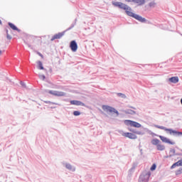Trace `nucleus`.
<instances>
[{
	"label": "nucleus",
	"mask_w": 182,
	"mask_h": 182,
	"mask_svg": "<svg viewBox=\"0 0 182 182\" xmlns=\"http://www.w3.org/2000/svg\"><path fill=\"white\" fill-rule=\"evenodd\" d=\"M112 5H114V6H117V8H119V9H123L124 11H125L128 16H131V18H134V19H136V21H139V22L144 23L147 21L145 18H143L141 16L132 12V7L129 6L127 4L124 3H122L120 1H114L112 3Z\"/></svg>",
	"instance_id": "1"
},
{
	"label": "nucleus",
	"mask_w": 182,
	"mask_h": 182,
	"mask_svg": "<svg viewBox=\"0 0 182 182\" xmlns=\"http://www.w3.org/2000/svg\"><path fill=\"white\" fill-rule=\"evenodd\" d=\"M77 21V19H75V21L70 25V26L67 28L65 31L61 32V33H58L57 34H55L50 39L51 42H53V41H55V39H60L63 36H65V33H66V32H68V31H70V29H73V28H75V26H76V22Z\"/></svg>",
	"instance_id": "2"
},
{
	"label": "nucleus",
	"mask_w": 182,
	"mask_h": 182,
	"mask_svg": "<svg viewBox=\"0 0 182 182\" xmlns=\"http://www.w3.org/2000/svg\"><path fill=\"white\" fill-rule=\"evenodd\" d=\"M154 127H156V129H160L161 130H165V132H168L169 134H173V136H176V137H180L182 136V132H178L173 129H168L166 127L159 125H154Z\"/></svg>",
	"instance_id": "3"
},
{
	"label": "nucleus",
	"mask_w": 182,
	"mask_h": 182,
	"mask_svg": "<svg viewBox=\"0 0 182 182\" xmlns=\"http://www.w3.org/2000/svg\"><path fill=\"white\" fill-rule=\"evenodd\" d=\"M151 176V173L150 171H144L143 172L139 178V182H149L150 176Z\"/></svg>",
	"instance_id": "4"
},
{
	"label": "nucleus",
	"mask_w": 182,
	"mask_h": 182,
	"mask_svg": "<svg viewBox=\"0 0 182 182\" xmlns=\"http://www.w3.org/2000/svg\"><path fill=\"white\" fill-rule=\"evenodd\" d=\"M102 110L104 112H109V113H116L117 116H119V113L114 107L109 105H102Z\"/></svg>",
	"instance_id": "5"
},
{
	"label": "nucleus",
	"mask_w": 182,
	"mask_h": 182,
	"mask_svg": "<svg viewBox=\"0 0 182 182\" xmlns=\"http://www.w3.org/2000/svg\"><path fill=\"white\" fill-rule=\"evenodd\" d=\"M124 124L127 126H131V127H136L137 129L141 127V124L140 123L132 120H125Z\"/></svg>",
	"instance_id": "6"
},
{
	"label": "nucleus",
	"mask_w": 182,
	"mask_h": 182,
	"mask_svg": "<svg viewBox=\"0 0 182 182\" xmlns=\"http://www.w3.org/2000/svg\"><path fill=\"white\" fill-rule=\"evenodd\" d=\"M48 93L49 95H53V96H57L58 97L66 96V92H63L62 91L48 90Z\"/></svg>",
	"instance_id": "7"
},
{
	"label": "nucleus",
	"mask_w": 182,
	"mask_h": 182,
	"mask_svg": "<svg viewBox=\"0 0 182 182\" xmlns=\"http://www.w3.org/2000/svg\"><path fill=\"white\" fill-rule=\"evenodd\" d=\"M126 2H132L136 6H143V5L146 4V0H125Z\"/></svg>",
	"instance_id": "8"
},
{
	"label": "nucleus",
	"mask_w": 182,
	"mask_h": 182,
	"mask_svg": "<svg viewBox=\"0 0 182 182\" xmlns=\"http://www.w3.org/2000/svg\"><path fill=\"white\" fill-rule=\"evenodd\" d=\"M122 136L128 137V139H131L132 140H136V139H137V135L130 132H123Z\"/></svg>",
	"instance_id": "9"
},
{
	"label": "nucleus",
	"mask_w": 182,
	"mask_h": 182,
	"mask_svg": "<svg viewBox=\"0 0 182 182\" xmlns=\"http://www.w3.org/2000/svg\"><path fill=\"white\" fill-rule=\"evenodd\" d=\"M64 167L67 168V170H69V171H72L73 173H75L76 171V167L72 166V164L69 163H64L63 164Z\"/></svg>",
	"instance_id": "10"
},
{
	"label": "nucleus",
	"mask_w": 182,
	"mask_h": 182,
	"mask_svg": "<svg viewBox=\"0 0 182 182\" xmlns=\"http://www.w3.org/2000/svg\"><path fill=\"white\" fill-rule=\"evenodd\" d=\"M159 138L161 139V141H163V143H167L168 144H172V146H173V144H176V142H173V141H170V139H168L166 136H163L160 135Z\"/></svg>",
	"instance_id": "11"
},
{
	"label": "nucleus",
	"mask_w": 182,
	"mask_h": 182,
	"mask_svg": "<svg viewBox=\"0 0 182 182\" xmlns=\"http://www.w3.org/2000/svg\"><path fill=\"white\" fill-rule=\"evenodd\" d=\"M70 105H73L74 106H86V105L83 102H82V101H79V100H71L70 101Z\"/></svg>",
	"instance_id": "12"
},
{
	"label": "nucleus",
	"mask_w": 182,
	"mask_h": 182,
	"mask_svg": "<svg viewBox=\"0 0 182 182\" xmlns=\"http://www.w3.org/2000/svg\"><path fill=\"white\" fill-rule=\"evenodd\" d=\"M70 48L73 52H76L77 50V43L75 41L70 42Z\"/></svg>",
	"instance_id": "13"
},
{
	"label": "nucleus",
	"mask_w": 182,
	"mask_h": 182,
	"mask_svg": "<svg viewBox=\"0 0 182 182\" xmlns=\"http://www.w3.org/2000/svg\"><path fill=\"white\" fill-rule=\"evenodd\" d=\"M182 166V159L178 161L177 162L174 163L171 166V168H176V167Z\"/></svg>",
	"instance_id": "14"
},
{
	"label": "nucleus",
	"mask_w": 182,
	"mask_h": 182,
	"mask_svg": "<svg viewBox=\"0 0 182 182\" xmlns=\"http://www.w3.org/2000/svg\"><path fill=\"white\" fill-rule=\"evenodd\" d=\"M8 25L11 29H13V31H17V32H21V30H19V28H18V27H16V26H15L14 23L9 22L8 23Z\"/></svg>",
	"instance_id": "15"
},
{
	"label": "nucleus",
	"mask_w": 182,
	"mask_h": 182,
	"mask_svg": "<svg viewBox=\"0 0 182 182\" xmlns=\"http://www.w3.org/2000/svg\"><path fill=\"white\" fill-rule=\"evenodd\" d=\"M171 83H178V77H172L168 79Z\"/></svg>",
	"instance_id": "16"
},
{
	"label": "nucleus",
	"mask_w": 182,
	"mask_h": 182,
	"mask_svg": "<svg viewBox=\"0 0 182 182\" xmlns=\"http://www.w3.org/2000/svg\"><path fill=\"white\" fill-rule=\"evenodd\" d=\"M156 149L159 151H163L166 150V146L161 144H159V145L156 146Z\"/></svg>",
	"instance_id": "17"
},
{
	"label": "nucleus",
	"mask_w": 182,
	"mask_h": 182,
	"mask_svg": "<svg viewBox=\"0 0 182 182\" xmlns=\"http://www.w3.org/2000/svg\"><path fill=\"white\" fill-rule=\"evenodd\" d=\"M124 113L126 114H132V115H134L136 114V111L133 110V109H126L124 111Z\"/></svg>",
	"instance_id": "18"
},
{
	"label": "nucleus",
	"mask_w": 182,
	"mask_h": 182,
	"mask_svg": "<svg viewBox=\"0 0 182 182\" xmlns=\"http://www.w3.org/2000/svg\"><path fill=\"white\" fill-rule=\"evenodd\" d=\"M151 143L154 146H157L159 144V143H160V140L158 139H154L151 140Z\"/></svg>",
	"instance_id": "19"
},
{
	"label": "nucleus",
	"mask_w": 182,
	"mask_h": 182,
	"mask_svg": "<svg viewBox=\"0 0 182 182\" xmlns=\"http://www.w3.org/2000/svg\"><path fill=\"white\" fill-rule=\"evenodd\" d=\"M173 156H176V149H170V150H169V157H173Z\"/></svg>",
	"instance_id": "20"
},
{
	"label": "nucleus",
	"mask_w": 182,
	"mask_h": 182,
	"mask_svg": "<svg viewBox=\"0 0 182 182\" xmlns=\"http://www.w3.org/2000/svg\"><path fill=\"white\" fill-rule=\"evenodd\" d=\"M38 69H40V70H45V68H43V64L41 63V61H38Z\"/></svg>",
	"instance_id": "21"
},
{
	"label": "nucleus",
	"mask_w": 182,
	"mask_h": 182,
	"mask_svg": "<svg viewBox=\"0 0 182 182\" xmlns=\"http://www.w3.org/2000/svg\"><path fill=\"white\" fill-rule=\"evenodd\" d=\"M117 96H118V97H121L122 99H126L127 97V96H126V95H124L122 92H117Z\"/></svg>",
	"instance_id": "22"
},
{
	"label": "nucleus",
	"mask_w": 182,
	"mask_h": 182,
	"mask_svg": "<svg viewBox=\"0 0 182 182\" xmlns=\"http://www.w3.org/2000/svg\"><path fill=\"white\" fill-rule=\"evenodd\" d=\"M149 6L150 8H154V6H156V2H154V1L150 2V3L149 4Z\"/></svg>",
	"instance_id": "23"
},
{
	"label": "nucleus",
	"mask_w": 182,
	"mask_h": 182,
	"mask_svg": "<svg viewBox=\"0 0 182 182\" xmlns=\"http://www.w3.org/2000/svg\"><path fill=\"white\" fill-rule=\"evenodd\" d=\"M176 176H180V174H182V168H180L178 170L176 171Z\"/></svg>",
	"instance_id": "24"
},
{
	"label": "nucleus",
	"mask_w": 182,
	"mask_h": 182,
	"mask_svg": "<svg viewBox=\"0 0 182 182\" xmlns=\"http://www.w3.org/2000/svg\"><path fill=\"white\" fill-rule=\"evenodd\" d=\"M135 134H139L141 136H143V134H144V132H141V131H136L134 132Z\"/></svg>",
	"instance_id": "25"
},
{
	"label": "nucleus",
	"mask_w": 182,
	"mask_h": 182,
	"mask_svg": "<svg viewBox=\"0 0 182 182\" xmlns=\"http://www.w3.org/2000/svg\"><path fill=\"white\" fill-rule=\"evenodd\" d=\"M73 115L74 116H80V111H74Z\"/></svg>",
	"instance_id": "26"
},
{
	"label": "nucleus",
	"mask_w": 182,
	"mask_h": 182,
	"mask_svg": "<svg viewBox=\"0 0 182 182\" xmlns=\"http://www.w3.org/2000/svg\"><path fill=\"white\" fill-rule=\"evenodd\" d=\"M156 164H154L151 166L150 170H151V171H154V170H156Z\"/></svg>",
	"instance_id": "27"
},
{
	"label": "nucleus",
	"mask_w": 182,
	"mask_h": 182,
	"mask_svg": "<svg viewBox=\"0 0 182 182\" xmlns=\"http://www.w3.org/2000/svg\"><path fill=\"white\" fill-rule=\"evenodd\" d=\"M6 38L9 40L12 39V37L9 35V33H8V30H6Z\"/></svg>",
	"instance_id": "28"
},
{
	"label": "nucleus",
	"mask_w": 182,
	"mask_h": 182,
	"mask_svg": "<svg viewBox=\"0 0 182 182\" xmlns=\"http://www.w3.org/2000/svg\"><path fill=\"white\" fill-rule=\"evenodd\" d=\"M20 83H21V86H22L23 87H26V84H25V82L21 81Z\"/></svg>",
	"instance_id": "29"
},
{
	"label": "nucleus",
	"mask_w": 182,
	"mask_h": 182,
	"mask_svg": "<svg viewBox=\"0 0 182 182\" xmlns=\"http://www.w3.org/2000/svg\"><path fill=\"white\" fill-rule=\"evenodd\" d=\"M129 132H132V133H134V132H136V129H132V128H129Z\"/></svg>",
	"instance_id": "30"
},
{
	"label": "nucleus",
	"mask_w": 182,
	"mask_h": 182,
	"mask_svg": "<svg viewBox=\"0 0 182 182\" xmlns=\"http://www.w3.org/2000/svg\"><path fill=\"white\" fill-rule=\"evenodd\" d=\"M45 77H46L45 75H41V79H42L43 80H45Z\"/></svg>",
	"instance_id": "31"
},
{
	"label": "nucleus",
	"mask_w": 182,
	"mask_h": 182,
	"mask_svg": "<svg viewBox=\"0 0 182 182\" xmlns=\"http://www.w3.org/2000/svg\"><path fill=\"white\" fill-rule=\"evenodd\" d=\"M134 167H132V168L129 169V171H133L134 170Z\"/></svg>",
	"instance_id": "32"
},
{
	"label": "nucleus",
	"mask_w": 182,
	"mask_h": 182,
	"mask_svg": "<svg viewBox=\"0 0 182 182\" xmlns=\"http://www.w3.org/2000/svg\"><path fill=\"white\" fill-rule=\"evenodd\" d=\"M54 89H59V85H55Z\"/></svg>",
	"instance_id": "33"
},
{
	"label": "nucleus",
	"mask_w": 182,
	"mask_h": 182,
	"mask_svg": "<svg viewBox=\"0 0 182 182\" xmlns=\"http://www.w3.org/2000/svg\"><path fill=\"white\" fill-rule=\"evenodd\" d=\"M131 109H133L134 110H136V107H129Z\"/></svg>",
	"instance_id": "34"
},
{
	"label": "nucleus",
	"mask_w": 182,
	"mask_h": 182,
	"mask_svg": "<svg viewBox=\"0 0 182 182\" xmlns=\"http://www.w3.org/2000/svg\"><path fill=\"white\" fill-rule=\"evenodd\" d=\"M2 55V50H0V55Z\"/></svg>",
	"instance_id": "35"
},
{
	"label": "nucleus",
	"mask_w": 182,
	"mask_h": 182,
	"mask_svg": "<svg viewBox=\"0 0 182 182\" xmlns=\"http://www.w3.org/2000/svg\"><path fill=\"white\" fill-rule=\"evenodd\" d=\"M0 25H2V21L0 20Z\"/></svg>",
	"instance_id": "36"
},
{
	"label": "nucleus",
	"mask_w": 182,
	"mask_h": 182,
	"mask_svg": "<svg viewBox=\"0 0 182 182\" xmlns=\"http://www.w3.org/2000/svg\"><path fill=\"white\" fill-rule=\"evenodd\" d=\"M141 151H143V150H142V149H141Z\"/></svg>",
	"instance_id": "37"
},
{
	"label": "nucleus",
	"mask_w": 182,
	"mask_h": 182,
	"mask_svg": "<svg viewBox=\"0 0 182 182\" xmlns=\"http://www.w3.org/2000/svg\"><path fill=\"white\" fill-rule=\"evenodd\" d=\"M40 56H42V54H40Z\"/></svg>",
	"instance_id": "38"
}]
</instances>
